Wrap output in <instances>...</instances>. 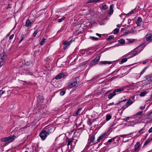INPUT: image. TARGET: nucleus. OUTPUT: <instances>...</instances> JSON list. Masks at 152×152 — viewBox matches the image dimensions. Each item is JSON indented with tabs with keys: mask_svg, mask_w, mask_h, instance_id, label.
<instances>
[{
	"mask_svg": "<svg viewBox=\"0 0 152 152\" xmlns=\"http://www.w3.org/2000/svg\"><path fill=\"white\" fill-rule=\"evenodd\" d=\"M79 83V79L78 77L72 78L69 80L68 83V87L69 88H71L75 86H77Z\"/></svg>",
	"mask_w": 152,
	"mask_h": 152,
	"instance_id": "obj_1",
	"label": "nucleus"
},
{
	"mask_svg": "<svg viewBox=\"0 0 152 152\" xmlns=\"http://www.w3.org/2000/svg\"><path fill=\"white\" fill-rule=\"evenodd\" d=\"M16 138V136L14 135H11L7 137H4L1 139V141L2 142H5L6 145L14 141Z\"/></svg>",
	"mask_w": 152,
	"mask_h": 152,
	"instance_id": "obj_2",
	"label": "nucleus"
},
{
	"mask_svg": "<svg viewBox=\"0 0 152 152\" xmlns=\"http://www.w3.org/2000/svg\"><path fill=\"white\" fill-rule=\"evenodd\" d=\"M50 129L47 130H44L41 131L39 134V136L42 140H44L46 138L48 135L51 133L50 132Z\"/></svg>",
	"mask_w": 152,
	"mask_h": 152,
	"instance_id": "obj_3",
	"label": "nucleus"
},
{
	"mask_svg": "<svg viewBox=\"0 0 152 152\" xmlns=\"http://www.w3.org/2000/svg\"><path fill=\"white\" fill-rule=\"evenodd\" d=\"M137 52L138 51L137 50H136V49H135L131 51L130 53L126 54V56H129V58L132 57L138 54L137 53Z\"/></svg>",
	"mask_w": 152,
	"mask_h": 152,
	"instance_id": "obj_4",
	"label": "nucleus"
},
{
	"mask_svg": "<svg viewBox=\"0 0 152 152\" xmlns=\"http://www.w3.org/2000/svg\"><path fill=\"white\" fill-rule=\"evenodd\" d=\"M133 102L132 101V100L131 99H129L127 102L126 104L122 107V109H123V110H124L126 108L128 107L131 105Z\"/></svg>",
	"mask_w": 152,
	"mask_h": 152,
	"instance_id": "obj_5",
	"label": "nucleus"
},
{
	"mask_svg": "<svg viewBox=\"0 0 152 152\" xmlns=\"http://www.w3.org/2000/svg\"><path fill=\"white\" fill-rule=\"evenodd\" d=\"M73 142V140L71 139H70L68 140L67 145L68 146V148H69V146H70V148H72L73 147H74L75 146V142H74L75 145H72Z\"/></svg>",
	"mask_w": 152,
	"mask_h": 152,
	"instance_id": "obj_6",
	"label": "nucleus"
},
{
	"mask_svg": "<svg viewBox=\"0 0 152 152\" xmlns=\"http://www.w3.org/2000/svg\"><path fill=\"white\" fill-rule=\"evenodd\" d=\"M106 134V132H104L101 134L98 137L97 139V141L98 142H100L102 139H104L105 138V136Z\"/></svg>",
	"mask_w": 152,
	"mask_h": 152,
	"instance_id": "obj_7",
	"label": "nucleus"
},
{
	"mask_svg": "<svg viewBox=\"0 0 152 152\" xmlns=\"http://www.w3.org/2000/svg\"><path fill=\"white\" fill-rule=\"evenodd\" d=\"M34 22V21L33 20H32L31 21L29 19H28L26 21V23L25 26L26 27L30 26Z\"/></svg>",
	"mask_w": 152,
	"mask_h": 152,
	"instance_id": "obj_8",
	"label": "nucleus"
},
{
	"mask_svg": "<svg viewBox=\"0 0 152 152\" xmlns=\"http://www.w3.org/2000/svg\"><path fill=\"white\" fill-rule=\"evenodd\" d=\"M145 37L147 41H151L152 40V34H146Z\"/></svg>",
	"mask_w": 152,
	"mask_h": 152,
	"instance_id": "obj_9",
	"label": "nucleus"
},
{
	"mask_svg": "<svg viewBox=\"0 0 152 152\" xmlns=\"http://www.w3.org/2000/svg\"><path fill=\"white\" fill-rule=\"evenodd\" d=\"M6 55L4 53H2L0 56V60L5 61H6Z\"/></svg>",
	"mask_w": 152,
	"mask_h": 152,
	"instance_id": "obj_10",
	"label": "nucleus"
},
{
	"mask_svg": "<svg viewBox=\"0 0 152 152\" xmlns=\"http://www.w3.org/2000/svg\"><path fill=\"white\" fill-rule=\"evenodd\" d=\"M142 22V19L140 17H138L137 18V20L136 22L137 26H140L141 25Z\"/></svg>",
	"mask_w": 152,
	"mask_h": 152,
	"instance_id": "obj_11",
	"label": "nucleus"
},
{
	"mask_svg": "<svg viewBox=\"0 0 152 152\" xmlns=\"http://www.w3.org/2000/svg\"><path fill=\"white\" fill-rule=\"evenodd\" d=\"M64 76V73H62L58 75L55 77V79H60Z\"/></svg>",
	"mask_w": 152,
	"mask_h": 152,
	"instance_id": "obj_12",
	"label": "nucleus"
},
{
	"mask_svg": "<svg viewBox=\"0 0 152 152\" xmlns=\"http://www.w3.org/2000/svg\"><path fill=\"white\" fill-rule=\"evenodd\" d=\"M134 29L132 28L130 30H126L125 32V34H127L130 33H132L134 32Z\"/></svg>",
	"mask_w": 152,
	"mask_h": 152,
	"instance_id": "obj_13",
	"label": "nucleus"
},
{
	"mask_svg": "<svg viewBox=\"0 0 152 152\" xmlns=\"http://www.w3.org/2000/svg\"><path fill=\"white\" fill-rule=\"evenodd\" d=\"M113 7L114 5L113 4H112L110 5V12L109 13V14L110 15L113 13Z\"/></svg>",
	"mask_w": 152,
	"mask_h": 152,
	"instance_id": "obj_14",
	"label": "nucleus"
},
{
	"mask_svg": "<svg viewBox=\"0 0 152 152\" xmlns=\"http://www.w3.org/2000/svg\"><path fill=\"white\" fill-rule=\"evenodd\" d=\"M82 109L81 108H79L77 111L76 112V113L73 114V115L74 116H77L80 113V111L82 110Z\"/></svg>",
	"mask_w": 152,
	"mask_h": 152,
	"instance_id": "obj_15",
	"label": "nucleus"
},
{
	"mask_svg": "<svg viewBox=\"0 0 152 152\" xmlns=\"http://www.w3.org/2000/svg\"><path fill=\"white\" fill-rule=\"evenodd\" d=\"M128 123L127 124L128 126H133L136 123L134 121L131 122H128Z\"/></svg>",
	"mask_w": 152,
	"mask_h": 152,
	"instance_id": "obj_16",
	"label": "nucleus"
},
{
	"mask_svg": "<svg viewBox=\"0 0 152 152\" xmlns=\"http://www.w3.org/2000/svg\"><path fill=\"white\" fill-rule=\"evenodd\" d=\"M116 94H115L114 91H113V93H110L108 95V98L109 99H111Z\"/></svg>",
	"mask_w": 152,
	"mask_h": 152,
	"instance_id": "obj_17",
	"label": "nucleus"
},
{
	"mask_svg": "<svg viewBox=\"0 0 152 152\" xmlns=\"http://www.w3.org/2000/svg\"><path fill=\"white\" fill-rule=\"evenodd\" d=\"M123 91V89L122 88L115 89L114 91V92L116 94V93H119L121 91Z\"/></svg>",
	"mask_w": 152,
	"mask_h": 152,
	"instance_id": "obj_18",
	"label": "nucleus"
},
{
	"mask_svg": "<svg viewBox=\"0 0 152 152\" xmlns=\"http://www.w3.org/2000/svg\"><path fill=\"white\" fill-rule=\"evenodd\" d=\"M71 41H70L69 42L65 41L63 42V44L65 46H69L71 43Z\"/></svg>",
	"mask_w": 152,
	"mask_h": 152,
	"instance_id": "obj_19",
	"label": "nucleus"
},
{
	"mask_svg": "<svg viewBox=\"0 0 152 152\" xmlns=\"http://www.w3.org/2000/svg\"><path fill=\"white\" fill-rule=\"evenodd\" d=\"M112 63V62L107 61H102L101 62V64H111Z\"/></svg>",
	"mask_w": 152,
	"mask_h": 152,
	"instance_id": "obj_20",
	"label": "nucleus"
},
{
	"mask_svg": "<svg viewBox=\"0 0 152 152\" xmlns=\"http://www.w3.org/2000/svg\"><path fill=\"white\" fill-rule=\"evenodd\" d=\"M101 0H88L87 2V3H91L92 2H99Z\"/></svg>",
	"mask_w": 152,
	"mask_h": 152,
	"instance_id": "obj_21",
	"label": "nucleus"
},
{
	"mask_svg": "<svg viewBox=\"0 0 152 152\" xmlns=\"http://www.w3.org/2000/svg\"><path fill=\"white\" fill-rule=\"evenodd\" d=\"M140 146V144L139 142H137L135 144L134 146V151H136L137 149L139 148Z\"/></svg>",
	"mask_w": 152,
	"mask_h": 152,
	"instance_id": "obj_22",
	"label": "nucleus"
},
{
	"mask_svg": "<svg viewBox=\"0 0 152 152\" xmlns=\"http://www.w3.org/2000/svg\"><path fill=\"white\" fill-rule=\"evenodd\" d=\"M152 140V139H148L146 140L145 142L143 147L146 145L148 143H149Z\"/></svg>",
	"mask_w": 152,
	"mask_h": 152,
	"instance_id": "obj_23",
	"label": "nucleus"
},
{
	"mask_svg": "<svg viewBox=\"0 0 152 152\" xmlns=\"http://www.w3.org/2000/svg\"><path fill=\"white\" fill-rule=\"evenodd\" d=\"M118 136H117L116 137H113V138L109 140L107 142V143H110L113 142L114 141L115 139L117 137H118Z\"/></svg>",
	"mask_w": 152,
	"mask_h": 152,
	"instance_id": "obj_24",
	"label": "nucleus"
},
{
	"mask_svg": "<svg viewBox=\"0 0 152 152\" xmlns=\"http://www.w3.org/2000/svg\"><path fill=\"white\" fill-rule=\"evenodd\" d=\"M142 47V45H140L135 48L136 50H137L138 51L139 50L138 53L141 51Z\"/></svg>",
	"mask_w": 152,
	"mask_h": 152,
	"instance_id": "obj_25",
	"label": "nucleus"
},
{
	"mask_svg": "<svg viewBox=\"0 0 152 152\" xmlns=\"http://www.w3.org/2000/svg\"><path fill=\"white\" fill-rule=\"evenodd\" d=\"M148 118L152 121V111L148 115Z\"/></svg>",
	"mask_w": 152,
	"mask_h": 152,
	"instance_id": "obj_26",
	"label": "nucleus"
},
{
	"mask_svg": "<svg viewBox=\"0 0 152 152\" xmlns=\"http://www.w3.org/2000/svg\"><path fill=\"white\" fill-rule=\"evenodd\" d=\"M100 57L99 56H97L94 59V61L96 62L97 64V62L99 60Z\"/></svg>",
	"mask_w": 152,
	"mask_h": 152,
	"instance_id": "obj_27",
	"label": "nucleus"
},
{
	"mask_svg": "<svg viewBox=\"0 0 152 152\" xmlns=\"http://www.w3.org/2000/svg\"><path fill=\"white\" fill-rule=\"evenodd\" d=\"M147 93V92L146 91H144L141 92L140 94V96H144Z\"/></svg>",
	"mask_w": 152,
	"mask_h": 152,
	"instance_id": "obj_28",
	"label": "nucleus"
},
{
	"mask_svg": "<svg viewBox=\"0 0 152 152\" xmlns=\"http://www.w3.org/2000/svg\"><path fill=\"white\" fill-rule=\"evenodd\" d=\"M96 64H97L96 63V62L94 61V60H93L91 61V63L90 64L89 66H92L96 65Z\"/></svg>",
	"mask_w": 152,
	"mask_h": 152,
	"instance_id": "obj_29",
	"label": "nucleus"
},
{
	"mask_svg": "<svg viewBox=\"0 0 152 152\" xmlns=\"http://www.w3.org/2000/svg\"><path fill=\"white\" fill-rule=\"evenodd\" d=\"M118 42L121 44H124L125 43V40L123 39H121L118 40Z\"/></svg>",
	"mask_w": 152,
	"mask_h": 152,
	"instance_id": "obj_30",
	"label": "nucleus"
},
{
	"mask_svg": "<svg viewBox=\"0 0 152 152\" xmlns=\"http://www.w3.org/2000/svg\"><path fill=\"white\" fill-rule=\"evenodd\" d=\"M127 60V59L126 58H123L121 61H120V63L121 64H123L126 62Z\"/></svg>",
	"mask_w": 152,
	"mask_h": 152,
	"instance_id": "obj_31",
	"label": "nucleus"
},
{
	"mask_svg": "<svg viewBox=\"0 0 152 152\" xmlns=\"http://www.w3.org/2000/svg\"><path fill=\"white\" fill-rule=\"evenodd\" d=\"M152 77V75H146L145 78L146 80H149Z\"/></svg>",
	"mask_w": 152,
	"mask_h": 152,
	"instance_id": "obj_32",
	"label": "nucleus"
},
{
	"mask_svg": "<svg viewBox=\"0 0 152 152\" xmlns=\"http://www.w3.org/2000/svg\"><path fill=\"white\" fill-rule=\"evenodd\" d=\"M90 38L91 39L93 40H97L99 39L98 38L91 36L90 37Z\"/></svg>",
	"mask_w": 152,
	"mask_h": 152,
	"instance_id": "obj_33",
	"label": "nucleus"
},
{
	"mask_svg": "<svg viewBox=\"0 0 152 152\" xmlns=\"http://www.w3.org/2000/svg\"><path fill=\"white\" fill-rule=\"evenodd\" d=\"M112 116L110 115H107L106 116V120L107 121H108L111 118Z\"/></svg>",
	"mask_w": 152,
	"mask_h": 152,
	"instance_id": "obj_34",
	"label": "nucleus"
},
{
	"mask_svg": "<svg viewBox=\"0 0 152 152\" xmlns=\"http://www.w3.org/2000/svg\"><path fill=\"white\" fill-rule=\"evenodd\" d=\"M5 61L0 60V68L4 64Z\"/></svg>",
	"mask_w": 152,
	"mask_h": 152,
	"instance_id": "obj_35",
	"label": "nucleus"
},
{
	"mask_svg": "<svg viewBox=\"0 0 152 152\" xmlns=\"http://www.w3.org/2000/svg\"><path fill=\"white\" fill-rule=\"evenodd\" d=\"M38 98L40 101L41 102H42L43 101V98L42 96L41 95H39Z\"/></svg>",
	"mask_w": 152,
	"mask_h": 152,
	"instance_id": "obj_36",
	"label": "nucleus"
},
{
	"mask_svg": "<svg viewBox=\"0 0 152 152\" xmlns=\"http://www.w3.org/2000/svg\"><path fill=\"white\" fill-rule=\"evenodd\" d=\"M45 38H43L42 39L40 43V44L41 45H43L44 44L45 42Z\"/></svg>",
	"mask_w": 152,
	"mask_h": 152,
	"instance_id": "obj_37",
	"label": "nucleus"
},
{
	"mask_svg": "<svg viewBox=\"0 0 152 152\" xmlns=\"http://www.w3.org/2000/svg\"><path fill=\"white\" fill-rule=\"evenodd\" d=\"M119 32V29L118 28H115L114 30L113 33L114 34H117Z\"/></svg>",
	"mask_w": 152,
	"mask_h": 152,
	"instance_id": "obj_38",
	"label": "nucleus"
},
{
	"mask_svg": "<svg viewBox=\"0 0 152 152\" xmlns=\"http://www.w3.org/2000/svg\"><path fill=\"white\" fill-rule=\"evenodd\" d=\"M65 19V17H64L63 16L61 18L59 19L58 20V21L60 23V22H61L62 21V20H64Z\"/></svg>",
	"mask_w": 152,
	"mask_h": 152,
	"instance_id": "obj_39",
	"label": "nucleus"
},
{
	"mask_svg": "<svg viewBox=\"0 0 152 152\" xmlns=\"http://www.w3.org/2000/svg\"><path fill=\"white\" fill-rule=\"evenodd\" d=\"M135 40V39H128V41L129 43H132L134 42Z\"/></svg>",
	"mask_w": 152,
	"mask_h": 152,
	"instance_id": "obj_40",
	"label": "nucleus"
},
{
	"mask_svg": "<svg viewBox=\"0 0 152 152\" xmlns=\"http://www.w3.org/2000/svg\"><path fill=\"white\" fill-rule=\"evenodd\" d=\"M114 38V36L113 35H110L109 37L107 38V39L108 40H110L111 39H113Z\"/></svg>",
	"mask_w": 152,
	"mask_h": 152,
	"instance_id": "obj_41",
	"label": "nucleus"
},
{
	"mask_svg": "<svg viewBox=\"0 0 152 152\" xmlns=\"http://www.w3.org/2000/svg\"><path fill=\"white\" fill-rule=\"evenodd\" d=\"M95 140V137L94 136L92 137L91 138V142H93Z\"/></svg>",
	"mask_w": 152,
	"mask_h": 152,
	"instance_id": "obj_42",
	"label": "nucleus"
},
{
	"mask_svg": "<svg viewBox=\"0 0 152 152\" xmlns=\"http://www.w3.org/2000/svg\"><path fill=\"white\" fill-rule=\"evenodd\" d=\"M129 86H124L121 88H122L123 89V91H124L125 89H126V88H129Z\"/></svg>",
	"mask_w": 152,
	"mask_h": 152,
	"instance_id": "obj_43",
	"label": "nucleus"
},
{
	"mask_svg": "<svg viewBox=\"0 0 152 152\" xmlns=\"http://www.w3.org/2000/svg\"><path fill=\"white\" fill-rule=\"evenodd\" d=\"M108 8V6L106 5H104L102 6V9L104 10H106Z\"/></svg>",
	"mask_w": 152,
	"mask_h": 152,
	"instance_id": "obj_44",
	"label": "nucleus"
},
{
	"mask_svg": "<svg viewBox=\"0 0 152 152\" xmlns=\"http://www.w3.org/2000/svg\"><path fill=\"white\" fill-rule=\"evenodd\" d=\"M132 133H130L127 134H125V135H120V136L121 137H126V136L128 135H129L132 134Z\"/></svg>",
	"mask_w": 152,
	"mask_h": 152,
	"instance_id": "obj_45",
	"label": "nucleus"
},
{
	"mask_svg": "<svg viewBox=\"0 0 152 152\" xmlns=\"http://www.w3.org/2000/svg\"><path fill=\"white\" fill-rule=\"evenodd\" d=\"M38 31L37 30L35 31L33 34V35L34 37L36 36L37 33L38 32Z\"/></svg>",
	"mask_w": 152,
	"mask_h": 152,
	"instance_id": "obj_46",
	"label": "nucleus"
},
{
	"mask_svg": "<svg viewBox=\"0 0 152 152\" xmlns=\"http://www.w3.org/2000/svg\"><path fill=\"white\" fill-rule=\"evenodd\" d=\"M144 129H141V130H140L139 132L140 133V134H141V133H143L144 132Z\"/></svg>",
	"mask_w": 152,
	"mask_h": 152,
	"instance_id": "obj_47",
	"label": "nucleus"
},
{
	"mask_svg": "<svg viewBox=\"0 0 152 152\" xmlns=\"http://www.w3.org/2000/svg\"><path fill=\"white\" fill-rule=\"evenodd\" d=\"M142 111L140 112H138L136 114V115H141V114H142Z\"/></svg>",
	"mask_w": 152,
	"mask_h": 152,
	"instance_id": "obj_48",
	"label": "nucleus"
},
{
	"mask_svg": "<svg viewBox=\"0 0 152 152\" xmlns=\"http://www.w3.org/2000/svg\"><path fill=\"white\" fill-rule=\"evenodd\" d=\"M130 118L129 117H127L126 118L123 119V120L125 121H126L127 120H129Z\"/></svg>",
	"mask_w": 152,
	"mask_h": 152,
	"instance_id": "obj_49",
	"label": "nucleus"
},
{
	"mask_svg": "<svg viewBox=\"0 0 152 152\" xmlns=\"http://www.w3.org/2000/svg\"><path fill=\"white\" fill-rule=\"evenodd\" d=\"M14 36V34H12V35H11L9 37V39L11 40V39H12L13 38Z\"/></svg>",
	"mask_w": 152,
	"mask_h": 152,
	"instance_id": "obj_50",
	"label": "nucleus"
},
{
	"mask_svg": "<svg viewBox=\"0 0 152 152\" xmlns=\"http://www.w3.org/2000/svg\"><path fill=\"white\" fill-rule=\"evenodd\" d=\"M135 10V9L134 10H132L128 14H127V15H128L129 14H130V15L132 13H133L134 11Z\"/></svg>",
	"mask_w": 152,
	"mask_h": 152,
	"instance_id": "obj_51",
	"label": "nucleus"
},
{
	"mask_svg": "<svg viewBox=\"0 0 152 152\" xmlns=\"http://www.w3.org/2000/svg\"><path fill=\"white\" fill-rule=\"evenodd\" d=\"M65 94V91H62L60 93V94L61 95H63Z\"/></svg>",
	"mask_w": 152,
	"mask_h": 152,
	"instance_id": "obj_52",
	"label": "nucleus"
},
{
	"mask_svg": "<svg viewBox=\"0 0 152 152\" xmlns=\"http://www.w3.org/2000/svg\"><path fill=\"white\" fill-rule=\"evenodd\" d=\"M148 82H147L146 83V85H147L149 84H150L151 83V80H148Z\"/></svg>",
	"mask_w": 152,
	"mask_h": 152,
	"instance_id": "obj_53",
	"label": "nucleus"
},
{
	"mask_svg": "<svg viewBox=\"0 0 152 152\" xmlns=\"http://www.w3.org/2000/svg\"><path fill=\"white\" fill-rule=\"evenodd\" d=\"M88 63V61H86L83 62L82 64L83 65L86 64Z\"/></svg>",
	"mask_w": 152,
	"mask_h": 152,
	"instance_id": "obj_54",
	"label": "nucleus"
},
{
	"mask_svg": "<svg viewBox=\"0 0 152 152\" xmlns=\"http://www.w3.org/2000/svg\"><path fill=\"white\" fill-rule=\"evenodd\" d=\"M146 69V68H145L144 69H143L142 70V71L141 72V73H143L144 72V71Z\"/></svg>",
	"mask_w": 152,
	"mask_h": 152,
	"instance_id": "obj_55",
	"label": "nucleus"
},
{
	"mask_svg": "<svg viewBox=\"0 0 152 152\" xmlns=\"http://www.w3.org/2000/svg\"><path fill=\"white\" fill-rule=\"evenodd\" d=\"M132 21V20L130 19H129L128 20V24H130Z\"/></svg>",
	"mask_w": 152,
	"mask_h": 152,
	"instance_id": "obj_56",
	"label": "nucleus"
},
{
	"mask_svg": "<svg viewBox=\"0 0 152 152\" xmlns=\"http://www.w3.org/2000/svg\"><path fill=\"white\" fill-rule=\"evenodd\" d=\"M127 101V99H124V100H122V101H121L120 102V103L121 104L123 102H125L126 101Z\"/></svg>",
	"mask_w": 152,
	"mask_h": 152,
	"instance_id": "obj_57",
	"label": "nucleus"
},
{
	"mask_svg": "<svg viewBox=\"0 0 152 152\" xmlns=\"http://www.w3.org/2000/svg\"><path fill=\"white\" fill-rule=\"evenodd\" d=\"M11 5V4H9L8 5V7L7 8V9L11 8L12 7Z\"/></svg>",
	"mask_w": 152,
	"mask_h": 152,
	"instance_id": "obj_58",
	"label": "nucleus"
},
{
	"mask_svg": "<svg viewBox=\"0 0 152 152\" xmlns=\"http://www.w3.org/2000/svg\"><path fill=\"white\" fill-rule=\"evenodd\" d=\"M148 131L149 133L152 132V127L149 129Z\"/></svg>",
	"mask_w": 152,
	"mask_h": 152,
	"instance_id": "obj_59",
	"label": "nucleus"
},
{
	"mask_svg": "<svg viewBox=\"0 0 152 152\" xmlns=\"http://www.w3.org/2000/svg\"><path fill=\"white\" fill-rule=\"evenodd\" d=\"M96 35L99 36V37H101V34H98V33H96Z\"/></svg>",
	"mask_w": 152,
	"mask_h": 152,
	"instance_id": "obj_60",
	"label": "nucleus"
},
{
	"mask_svg": "<svg viewBox=\"0 0 152 152\" xmlns=\"http://www.w3.org/2000/svg\"><path fill=\"white\" fill-rule=\"evenodd\" d=\"M24 39V37L22 36V37H21V41H22Z\"/></svg>",
	"mask_w": 152,
	"mask_h": 152,
	"instance_id": "obj_61",
	"label": "nucleus"
},
{
	"mask_svg": "<svg viewBox=\"0 0 152 152\" xmlns=\"http://www.w3.org/2000/svg\"><path fill=\"white\" fill-rule=\"evenodd\" d=\"M140 109H142H142H143V107H142V106L140 107Z\"/></svg>",
	"mask_w": 152,
	"mask_h": 152,
	"instance_id": "obj_62",
	"label": "nucleus"
},
{
	"mask_svg": "<svg viewBox=\"0 0 152 152\" xmlns=\"http://www.w3.org/2000/svg\"><path fill=\"white\" fill-rule=\"evenodd\" d=\"M22 41H21V40H20L19 41V43H20L21 42H22Z\"/></svg>",
	"mask_w": 152,
	"mask_h": 152,
	"instance_id": "obj_63",
	"label": "nucleus"
},
{
	"mask_svg": "<svg viewBox=\"0 0 152 152\" xmlns=\"http://www.w3.org/2000/svg\"><path fill=\"white\" fill-rule=\"evenodd\" d=\"M120 24H118L117 25V26L118 27L119 26H120Z\"/></svg>",
	"mask_w": 152,
	"mask_h": 152,
	"instance_id": "obj_64",
	"label": "nucleus"
}]
</instances>
